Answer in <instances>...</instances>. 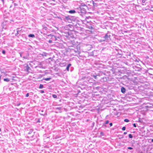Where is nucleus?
<instances>
[{
	"label": "nucleus",
	"mask_w": 153,
	"mask_h": 153,
	"mask_svg": "<svg viewBox=\"0 0 153 153\" xmlns=\"http://www.w3.org/2000/svg\"><path fill=\"white\" fill-rule=\"evenodd\" d=\"M127 148H128V149H130V150H131V149H133V148L132 147H128Z\"/></svg>",
	"instance_id": "c85d7f7f"
},
{
	"label": "nucleus",
	"mask_w": 153,
	"mask_h": 153,
	"mask_svg": "<svg viewBox=\"0 0 153 153\" xmlns=\"http://www.w3.org/2000/svg\"><path fill=\"white\" fill-rule=\"evenodd\" d=\"M55 38H56V40H57L58 39H59V36H55Z\"/></svg>",
	"instance_id": "c756f323"
},
{
	"label": "nucleus",
	"mask_w": 153,
	"mask_h": 153,
	"mask_svg": "<svg viewBox=\"0 0 153 153\" xmlns=\"http://www.w3.org/2000/svg\"><path fill=\"white\" fill-rule=\"evenodd\" d=\"M1 1L4 3V0H1Z\"/></svg>",
	"instance_id": "58836bf2"
},
{
	"label": "nucleus",
	"mask_w": 153,
	"mask_h": 153,
	"mask_svg": "<svg viewBox=\"0 0 153 153\" xmlns=\"http://www.w3.org/2000/svg\"><path fill=\"white\" fill-rule=\"evenodd\" d=\"M22 29L20 28H18L17 29V33L15 34L16 36H18V35L22 33Z\"/></svg>",
	"instance_id": "6e6552de"
},
{
	"label": "nucleus",
	"mask_w": 153,
	"mask_h": 153,
	"mask_svg": "<svg viewBox=\"0 0 153 153\" xmlns=\"http://www.w3.org/2000/svg\"><path fill=\"white\" fill-rule=\"evenodd\" d=\"M47 54L46 53H44V54H43V55H45V56H46L47 55Z\"/></svg>",
	"instance_id": "4c0bfd02"
},
{
	"label": "nucleus",
	"mask_w": 153,
	"mask_h": 153,
	"mask_svg": "<svg viewBox=\"0 0 153 153\" xmlns=\"http://www.w3.org/2000/svg\"><path fill=\"white\" fill-rule=\"evenodd\" d=\"M29 96V94L28 93H27L26 95V97H27Z\"/></svg>",
	"instance_id": "2f4dec72"
},
{
	"label": "nucleus",
	"mask_w": 153,
	"mask_h": 153,
	"mask_svg": "<svg viewBox=\"0 0 153 153\" xmlns=\"http://www.w3.org/2000/svg\"><path fill=\"white\" fill-rule=\"evenodd\" d=\"M124 121L126 122H128L129 121V120L128 119H126L124 120Z\"/></svg>",
	"instance_id": "412c9836"
},
{
	"label": "nucleus",
	"mask_w": 153,
	"mask_h": 153,
	"mask_svg": "<svg viewBox=\"0 0 153 153\" xmlns=\"http://www.w3.org/2000/svg\"><path fill=\"white\" fill-rule=\"evenodd\" d=\"M145 2H146V0H142V3H145Z\"/></svg>",
	"instance_id": "7c9ffc66"
},
{
	"label": "nucleus",
	"mask_w": 153,
	"mask_h": 153,
	"mask_svg": "<svg viewBox=\"0 0 153 153\" xmlns=\"http://www.w3.org/2000/svg\"><path fill=\"white\" fill-rule=\"evenodd\" d=\"M53 97L54 98H56L57 97V95L55 94H53L52 95Z\"/></svg>",
	"instance_id": "aec40b11"
},
{
	"label": "nucleus",
	"mask_w": 153,
	"mask_h": 153,
	"mask_svg": "<svg viewBox=\"0 0 153 153\" xmlns=\"http://www.w3.org/2000/svg\"><path fill=\"white\" fill-rule=\"evenodd\" d=\"M48 42L49 43H52L53 42V41L51 39H50L48 41Z\"/></svg>",
	"instance_id": "5701e85b"
},
{
	"label": "nucleus",
	"mask_w": 153,
	"mask_h": 153,
	"mask_svg": "<svg viewBox=\"0 0 153 153\" xmlns=\"http://www.w3.org/2000/svg\"><path fill=\"white\" fill-rule=\"evenodd\" d=\"M126 128L125 126L123 127V128H122V129L123 131H125L126 130Z\"/></svg>",
	"instance_id": "a878e982"
},
{
	"label": "nucleus",
	"mask_w": 153,
	"mask_h": 153,
	"mask_svg": "<svg viewBox=\"0 0 153 153\" xmlns=\"http://www.w3.org/2000/svg\"><path fill=\"white\" fill-rule=\"evenodd\" d=\"M89 46H90V49H89V50H90L91 49V46L90 45H89Z\"/></svg>",
	"instance_id": "ea45409f"
},
{
	"label": "nucleus",
	"mask_w": 153,
	"mask_h": 153,
	"mask_svg": "<svg viewBox=\"0 0 153 153\" xmlns=\"http://www.w3.org/2000/svg\"><path fill=\"white\" fill-rule=\"evenodd\" d=\"M20 103H19V104H18V106H19L20 105Z\"/></svg>",
	"instance_id": "37998d69"
},
{
	"label": "nucleus",
	"mask_w": 153,
	"mask_h": 153,
	"mask_svg": "<svg viewBox=\"0 0 153 153\" xmlns=\"http://www.w3.org/2000/svg\"><path fill=\"white\" fill-rule=\"evenodd\" d=\"M71 64H69L67 65V66L66 67V69L68 71H69V68L71 66Z\"/></svg>",
	"instance_id": "ddd939ff"
},
{
	"label": "nucleus",
	"mask_w": 153,
	"mask_h": 153,
	"mask_svg": "<svg viewBox=\"0 0 153 153\" xmlns=\"http://www.w3.org/2000/svg\"><path fill=\"white\" fill-rule=\"evenodd\" d=\"M152 142L153 143V139H152Z\"/></svg>",
	"instance_id": "79ce46f5"
},
{
	"label": "nucleus",
	"mask_w": 153,
	"mask_h": 153,
	"mask_svg": "<svg viewBox=\"0 0 153 153\" xmlns=\"http://www.w3.org/2000/svg\"><path fill=\"white\" fill-rule=\"evenodd\" d=\"M2 53L4 54H5V51L4 50L2 51Z\"/></svg>",
	"instance_id": "cd10ccee"
},
{
	"label": "nucleus",
	"mask_w": 153,
	"mask_h": 153,
	"mask_svg": "<svg viewBox=\"0 0 153 153\" xmlns=\"http://www.w3.org/2000/svg\"><path fill=\"white\" fill-rule=\"evenodd\" d=\"M56 109L57 110H58L59 111H60L61 110L62 108L61 107H57L56 108Z\"/></svg>",
	"instance_id": "f3484780"
},
{
	"label": "nucleus",
	"mask_w": 153,
	"mask_h": 153,
	"mask_svg": "<svg viewBox=\"0 0 153 153\" xmlns=\"http://www.w3.org/2000/svg\"><path fill=\"white\" fill-rule=\"evenodd\" d=\"M123 134H127V132H124Z\"/></svg>",
	"instance_id": "c9c22d12"
},
{
	"label": "nucleus",
	"mask_w": 153,
	"mask_h": 153,
	"mask_svg": "<svg viewBox=\"0 0 153 153\" xmlns=\"http://www.w3.org/2000/svg\"><path fill=\"white\" fill-rule=\"evenodd\" d=\"M133 126L134 127H137V124L135 123H134L133 124Z\"/></svg>",
	"instance_id": "bb28decb"
},
{
	"label": "nucleus",
	"mask_w": 153,
	"mask_h": 153,
	"mask_svg": "<svg viewBox=\"0 0 153 153\" xmlns=\"http://www.w3.org/2000/svg\"><path fill=\"white\" fill-rule=\"evenodd\" d=\"M126 89L123 87L121 88V91L123 93H124L125 92Z\"/></svg>",
	"instance_id": "f8f14e48"
},
{
	"label": "nucleus",
	"mask_w": 153,
	"mask_h": 153,
	"mask_svg": "<svg viewBox=\"0 0 153 153\" xmlns=\"http://www.w3.org/2000/svg\"><path fill=\"white\" fill-rule=\"evenodd\" d=\"M87 7L85 4L84 5H80L77 8L76 10V12L79 13H81V15H84L86 12V9H87Z\"/></svg>",
	"instance_id": "f257e3e1"
},
{
	"label": "nucleus",
	"mask_w": 153,
	"mask_h": 153,
	"mask_svg": "<svg viewBox=\"0 0 153 153\" xmlns=\"http://www.w3.org/2000/svg\"><path fill=\"white\" fill-rule=\"evenodd\" d=\"M14 6H18L17 4L16 3H14Z\"/></svg>",
	"instance_id": "473e14b6"
},
{
	"label": "nucleus",
	"mask_w": 153,
	"mask_h": 153,
	"mask_svg": "<svg viewBox=\"0 0 153 153\" xmlns=\"http://www.w3.org/2000/svg\"><path fill=\"white\" fill-rule=\"evenodd\" d=\"M128 137L130 138H132L133 137L132 135L131 134H129L128 135Z\"/></svg>",
	"instance_id": "4be33fe9"
},
{
	"label": "nucleus",
	"mask_w": 153,
	"mask_h": 153,
	"mask_svg": "<svg viewBox=\"0 0 153 153\" xmlns=\"http://www.w3.org/2000/svg\"><path fill=\"white\" fill-rule=\"evenodd\" d=\"M84 4H82L81 5H84Z\"/></svg>",
	"instance_id": "a19ab883"
},
{
	"label": "nucleus",
	"mask_w": 153,
	"mask_h": 153,
	"mask_svg": "<svg viewBox=\"0 0 153 153\" xmlns=\"http://www.w3.org/2000/svg\"><path fill=\"white\" fill-rule=\"evenodd\" d=\"M30 70V68L28 66V65L27 64L25 65L24 68V71L27 72H28Z\"/></svg>",
	"instance_id": "39448f33"
},
{
	"label": "nucleus",
	"mask_w": 153,
	"mask_h": 153,
	"mask_svg": "<svg viewBox=\"0 0 153 153\" xmlns=\"http://www.w3.org/2000/svg\"><path fill=\"white\" fill-rule=\"evenodd\" d=\"M111 36L107 33L105 36L101 39H100L99 41L100 42H108L111 40Z\"/></svg>",
	"instance_id": "f03ea898"
},
{
	"label": "nucleus",
	"mask_w": 153,
	"mask_h": 153,
	"mask_svg": "<svg viewBox=\"0 0 153 153\" xmlns=\"http://www.w3.org/2000/svg\"><path fill=\"white\" fill-rule=\"evenodd\" d=\"M44 87H43V85L42 84H40V85H39V88L40 89H42Z\"/></svg>",
	"instance_id": "6ab92c4d"
},
{
	"label": "nucleus",
	"mask_w": 153,
	"mask_h": 153,
	"mask_svg": "<svg viewBox=\"0 0 153 153\" xmlns=\"http://www.w3.org/2000/svg\"><path fill=\"white\" fill-rule=\"evenodd\" d=\"M10 79L8 78H5L4 79V81L7 82H9Z\"/></svg>",
	"instance_id": "a211bd4d"
},
{
	"label": "nucleus",
	"mask_w": 153,
	"mask_h": 153,
	"mask_svg": "<svg viewBox=\"0 0 153 153\" xmlns=\"http://www.w3.org/2000/svg\"><path fill=\"white\" fill-rule=\"evenodd\" d=\"M100 134L101 136H104V133L102 131H101L100 132Z\"/></svg>",
	"instance_id": "393cba45"
},
{
	"label": "nucleus",
	"mask_w": 153,
	"mask_h": 153,
	"mask_svg": "<svg viewBox=\"0 0 153 153\" xmlns=\"http://www.w3.org/2000/svg\"><path fill=\"white\" fill-rule=\"evenodd\" d=\"M28 36L30 37H32L33 38H34L35 36L34 34H30L28 35Z\"/></svg>",
	"instance_id": "2eb2a0df"
},
{
	"label": "nucleus",
	"mask_w": 153,
	"mask_h": 153,
	"mask_svg": "<svg viewBox=\"0 0 153 153\" xmlns=\"http://www.w3.org/2000/svg\"><path fill=\"white\" fill-rule=\"evenodd\" d=\"M102 75L104 76V74L102 73V72L100 71L98 74H96V75H94L93 76V77L95 79H100L99 77L100 76H102Z\"/></svg>",
	"instance_id": "7ed1b4c3"
},
{
	"label": "nucleus",
	"mask_w": 153,
	"mask_h": 153,
	"mask_svg": "<svg viewBox=\"0 0 153 153\" xmlns=\"http://www.w3.org/2000/svg\"><path fill=\"white\" fill-rule=\"evenodd\" d=\"M146 105H147L145 106V108L148 110H150V108H153V104L152 103H147Z\"/></svg>",
	"instance_id": "20e7f679"
},
{
	"label": "nucleus",
	"mask_w": 153,
	"mask_h": 153,
	"mask_svg": "<svg viewBox=\"0 0 153 153\" xmlns=\"http://www.w3.org/2000/svg\"><path fill=\"white\" fill-rule=\"evenodd\" d=\"M29 54L28 53L27 54V55H26L25 56H23V58L24 59H29Z\"/></svg>",
	"instance_id": "9b49d317"
},
{
	"label": "nucleus",
	"mask_w": 153,
	"mask_h": 153,
	"mask_svg": "<svg viewBox=\"0 0 153 153\" xmlns=\"http://www.w3.org/2000/svg\"><path fill=\"white\" fill-rule=\"evenodd\" d=\"M65 19L68 22H71V18L69 16L66 17H65Z\"/></svg>",
	"instance_id": "1a4fd4ad"
},
{
	"label": "nucleus",
	"mask_w": 153,
	"mask_h": 153,
	"mask_svg": "<svg viewBox=\"0 0 153 153\" xmlns=\"http://www.w3.org/2000/svg\"><path fill=\"white\" fill-rule=\"evenodd\" d=\"M69 12L70 13L72 14V13H75L77 12L76 11V10H70L69 11Z\"/></svg>",
	"instance_id": "9d476101"
},
{
	"label": "nucleus",
	"mask_w": 153,
	"mask_h": 153,
	"mask_svg": "<svg viewBox=\"0 0 153 153\" xmlns=\"http://www.w3.org/2000/svg\"><path fill=\"white\" fill-rule=\"evenodd\" d=\"M51 79V77L49 78H43V80H45L46 81H49Z\"/></svg>",
	"instance_id": "4468645a"
},
{
	"label": "nucleus",
	"mask_w": 153,
	"mask_h": 153,
	"mask_svg": "<svg viewBox=\"0 0 153 153\" xmlns=\"http://www.w3.org/2000/svg\"><path fill=\"white\" fill-rule=\"evenodd\" d=\"M44 92V91L41 90V93H43Z\"/></svg>",
	"instance_id": "f704fd0d"
},
{
	"label": "nucleus",
	"mask_w": 153,
	"mask_h": 153,
	"mask_svg": "<svg viewBox=\"0 0 153 153\" xmlns=\"http://www.w3.org/2000/svg\"><path fill=\"white\" fill-rule=\"evenodd\" d=\"M109 121L108 120L105 121V124H107L108 123Z\"/></svg>",
	"instance_id": "b1692460"
},
{
	"label": "nucleus",
	"mask_w": 153,
	"mask_h": 153,
	"mask_svg": "<svg viewBox=\"0 0 153 153\" xmlns=\"http://www.w3.org/2000/svg\"><path fill=\"white\" fill-rule=\"evenodd\" d=\"M48 36L51 38V39L53 41H56V38H55L56 37H55V35L51 34L48 35Z\"/></svg>",
	"instance_id": "423d86ee"
},
{
	"label": "nucleus",
	"mask_w": 153,
	"mask_h": 153,
	"mask_svg": "<svg viewBox=\"0 0 153 153\" xmlns=\"http://www.w3.org/2000/svg\"><path fill=\"white\" fill-rule=\"evenodd\" d=\"M33 129H30L28 133V135H30V134H31L33 132Z\"/></svg>",
	"instance_id": "dca6fc26"
},
{
	"label": "nucleus",
	"mask_w": 153,
	"mask_h": 153,
	"mask_svg": "<svg viewBox=\"0 0 153 153\" xmlns=\"http://www.w3.org/2000/svg\"><path fill=\"white\" fill-rule=\"evenodd\" d=\"M109 125L111 127L112 126V123H110L109 124Z\"/></svg>",
	"instance_id": "72a5a7b5"
},
{
	"label": "nucleus",
	"mask_w": 153,
	"mask_h": 153,
	"mask_svg": "<svg viewBox=\"0 0 153 153\" xmlns=\"http://www.w3.org/2000/svg\"><path fill=\"white\" fill-rule=\"evenodd\" d=\"M100 81L102 82H104L107 81V79L105 76H103L101 77V79H99Z\"/></svg>",
	"instance_id": "0eeeda50"
},
{
	"label": "nucleus",
	"mask_w": 153,
	"mask_h": 153,
	"mask_svg": "<svg viewBox=\"0 0 153 153\" xmlns=\"http://www.w3.org/2000/svg\"><path fill=\"white\" fill-rule=\"evenodd\" d=\"M19 54H20V56H21V57H23L22 56V54H21V53H19Z\"/></svg>",
	"instance_id": "e433bc0d"
}]
</instances>
